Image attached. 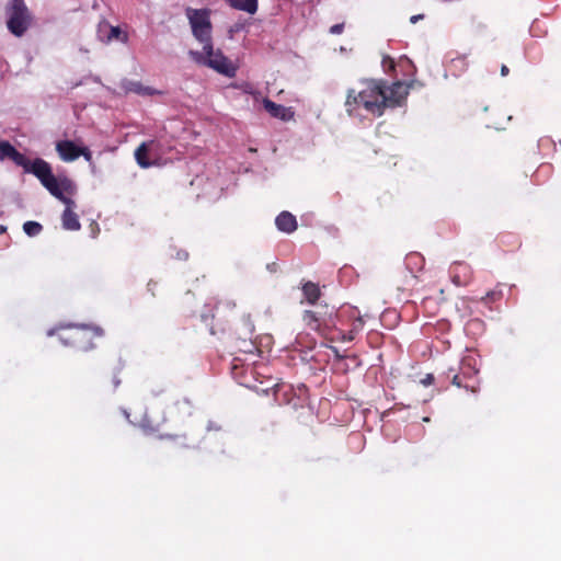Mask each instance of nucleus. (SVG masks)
<instances>
[{
    "mask_svg": "<svg viewBox=\"0 0 561 561\" xmlns=\"http://www.w3.org/2000/svg\"><path fill=\"white\" fill-rule=\"evenodd\" d=\"M408 261L411 262V261H422V256L420 254H410L408 256Z\"/></svg>",
    "mask_w": 561,
    "mask_h": 561,
    "instance_id": "nucleus-33",
    "label": "nucleus"
},
{
    "mask_svg": "<svg viewBox=\"0 0 561 561\" xmlns=\"http://www.w3.org/2000/svg\"><path fill=\"white\" fill-rule=\"evenodd\" d=\"M451 282L457 286H466L472 279V268L466 262H454L449 267Z\"/></svg>",
    "mask_w": 561,
    "mask_h": 561,
    "instance_id": "nucleus-12",
    "label": "nucleus"
},
{
    "mask_svg": "<svg viewBox=\"0 0 561 561\" xmlns=\"http://www.w3.org/2000/svg\"><path fill=\"white\" fill-rule=\"evenodd\" d=\"M8 28L18 37L22 36L32 23V14L24 0H11L8 8Z\"/></svg>",
    "mask_w": 561,
    "mask_h": 561,
    "instance_id": "nucleus-7",
    "label": "nucleus"
},
{
    "mask_svg": "<svg viewBox=\"0 0 561 561\" xmlns=\"http://www.w3.org/2000/svg\"><path fill=\"white\" fill-rule=\"evenodd\" d=\"M423 18H424V15H423V14L412 15V16L410 18V22H411L412 24H415L417 21L422 20Z\"/></svg>",
    "mask_w": 561,
    "mask_h": 561,
    "instance_id": "nucleus-32",
    "label": "nucleus"
},
{
    "mask_svg": "<svg viewBox=\"0 0 561 561\" xmlns=\"http://www.w3.org/2000/svg\"><path fill=\"white\" fill-rule=\"evenodd\" d=\"M277 229L285 233H291L297 229L296 217L289 211H282L275 219Z\"/></svg>",
    "mask_w": 561,
    "mask_h": 561,
    "instance_id": "nucleus-15",
    "label": "nucleus"
},
{
    "mask_svg": "<svg viewBox=\"0 0 561 561\" xmlns=\"http://www.w3.org/2000/svg\"><path fill=\"white\" fill-rule=\"evenodd\" d=\"M263 106L271 116L280 121L288 122L294 118V112L290 107L277 104L270 99L263 100Z\"/></svg>",
    "mask_w": 561,
    "mask_h": 561,
    "instance_id": "nucleus-13",
    "label": "nucleus"
},
{
    "mask_svg": "<svg viewBox=\"0 0 561 561\" xmlns=\"http://www.w3.org/2000/svg\"><path fill=\"white\" fill-rule=\"evenodd\" d=\"M344 31V23H337L330 27L329 32L333 35H340Z\"/></svg>",
    "mask_w": 561,
    "mask_h": 561,
    "instance_id": "nucleus-26",
    "label": "nucleus"
},
{
    "mask_svg": "<svg viewBox=\"0 0 561 561\" xmlns=\"http://www.w3.org/2000/svg\"><path fill=\"white\" fill-rule=\"evenodd\" d=\"M62 227L66 230H79L81 228L78 215L70 209H65L61 215Z\"/></svg>",
    "mask_w": 561,
    "mask_h": 561,
    "instance_id": "nucleus-19",
    "label": "nucleus"
},
{
    "mask_svg": "<svg viewBox=\"0 0 561 561\" xmlns=\"http://www.w3.org/2000/svg\"><path fill=\"white\" fill-rule=\"evenodd\" d=\"M301 290L307 302L310 305H316V302L319 300L321 296L319 285L311 280L305 282L302 284Z\"/></svg>",
    "mask_w": 561,
    "mask_h": 561,
    "instance_id": "nucleus-17",
    "label": "nucleus"
},
{
    "mask_svg": "<svg viewBox=\"0 0 561 561\" xmlns=\"http://www.w3.org/2000/svg\"><path fill=\"white\" fill-rule=\"evenodd\" d=\"M152 144L153 141L141 142L135 150V159L137 163L144 169L149 168L153 164L152 161H150L148 158V152Z\"/></svg>",
    "mask_w": 561,
    "mask_h": 561,
    "instance_id": "nucleus-18",
    "label": "nucleus"
},
{
    "mask_svg": "<svg viewBox=\"0 0 561 561\" xmlns=\"http://www.w3.org/2000/svg\"><path fill=\"white\" fill-rule=\"evenodd\" d=\"M145 420L148 422V426H150L152 430H158L159 426L164 422V419L161 422L151 421L149 420L148 414H146Z\"/></svg>",
    "mask_w": 561,
    "mask_h": 561,
    "instance_id": "nucleus-28",
    "label": "nucleus"
},
{
    "mask_svg": "<svg viewBox=\"0 0 561 561\" xmlns=\"http://www.w3.org/2000/svg\"><path fill=\"white\" fill-rule=\"evenodd\" d=\"M80 147L71 140H61L56 145V150L62 161L71 162L80 157Z\"/></svg>",
    "mask_w": 561,
    "mask_h": 561,
    "instance_id": "nucleus-14",
    "label": "nucleus"
},
{
    "mask_svg": "<svg viewBox=\"0 0 561 561\" xmlns=\"http://www.w3.org/2000/svg\"><path fill=\"white\" fill-rule=\"evenodd\" d=\"M386 108L401 105L409 94V87L401 81L393 82L391 85L385 81Z\"/></svg>",
    "mask_w": 561,
    "mask_h": 561,
    "instance_id": "nucleus-11",
    "label": "nucleus"
},
{
    "mask_svg": "<svg viewBox=\"0 0 561 561\" xmlns=\"http://www.w3.org/2000/svg\"><path fill=\"white\" fill-rule=\"evenodd\" d=\"M134 91H136L137 93H141V94H151L152 93L149 88H142L140 84H137V88Z\"/></svg>",
    "mask_w": 561,
    "mask_h": 561,
    "instance_id": "nucleus-29",
    "label": "nucleus"
},
{
    "mask_svg": "<svg viewBox=\"0 0 561 561\" xmlns=\"http://www.w3.org/2000/svg\"><path fill=\"white\" fill-rule=\"evenodd\" d=\"M107 27V25H105ZM110 33L107 35V41L112 39H118L121 42L127 41V34L122 32V30L118 26H108Z\"/></svg>",
    "mask_w": 561,
    "mask_h": 561,
    "instance_id": "nucleus-24",
    "label": "nucleus"
},
{
    "mask_svg": "<svg viewBox=\"0 0 561 561\" xmlns=\"http://www.w3.org/2000/svg\"><path fill=\"white\" fill-rule=\"evenodd\" d=\"M207 9H186V15L190 21L193 35L203 45L211 42V23Z\"/></svg>",
    "mask_w": 561,
    "mask_h": 561,
    "instance_id": "nucleus-8",
    "label": "nucleus"
},
{
    "mask_svg": "<svg viewBox=\"0 0 561 561\" xmlns=\"http://www.w3.org/2000/svg\"><path fill=\"white\" fill-rule=\"evenodd\" d=\"M344 313V318L341 324H344L345 320L351 321V329L348 331H344L341 328L335 329V333L330 337L331 341L339 342H352L355 340L356 335L364 329L365 322L363 317L359 314V311L356 308H348L346 310H342Z\"/></svg>",
    "mask_w": 561,
    "mask_h": 561,
    "instance_id": "nucleus-9",
    "label": "nucleus"
},
{
    "mask_svg": "<svg viewBox=\"0 0 561 561\" xmlns=\"http://www.w3.org/2000/svg\"><path fill=\"white\" fill-rule=\"evenodd\" d=\"M389 64H390V68L393 69L394 68V62L392 59H388Z\"/></svg>",
    "mask_w": 561,
    "mask_h": 561,
    "instance_id": "nucleus-37",
    "label": "nucleus"
},
{
    "mask_svg": "<svg viewBox=\"0 0 561 561\" xmlns=\"http://www.w3.org/2000/svg\"><path fill=\"white\" fill-rule=\"evenodd\" d=\"M207 430L208 431H221V426L219 424H217L216 422H208V425H207Z\"/></svg>",
    "mask_w": 561,
    "mask_h": 561,
    "instance_id": "nucleus-31",
    "label": "nucleus"
},
{
    "mask_svg": "<svg viewBox=\"0 0 561 561\" xmlns=\"http://www.w3.org/2000/svg\"><path fill=\"white\" fill-rule=\"evenodd\" d=\"M451 383L458 388H465L467 391L476 392L477 386L474 382H469V379L467 376L462 375V371L460 370V374H455L451 378Z\"/></svg>",
    "mask_w": 561,
    "mask_h": 561,
    "instance_id": "nucleus-22",
    "label": "nucleus"
},
{
    "mask_svg": "<svg viewBox=\"0 0 561 561\" xmlns=\"http://www.w3.org/2000/svg\"><path fill=\"white\" fill-rule=\"evenodd\" d=\"M508 72H510L508 67H507L506 65H502V67H501V75H502L503 77H505V76H507V75H508Z\"/></svg>",
    "mask_w": 561,
    "mask_h": 561,
    "instance_id": "nucleus-35",
    "label": "nucleus"
},
{
    "mask_svg": "<svg viewBox=\"0 0 561 561\" xmlns=\"http://www.w3.org/2000/svg\"><path fill=\"white\" fill-rule=\"evenodd\" d=\"M125 367V362L117 358L108 368H106L100 376V387L103 391L113 393L122 383V371Z\"/></svg>",
    "mask_w": 561,
    "mask_h": 561,
    "instance_id": "nucleus-10",
    "label": "nucleus"
},
{
    "mask_svg": "<svg viewBox=\"0 0 561 561\" xmlns=\"http://www.w3.org/2000/svg\"><path fill=\"white\" fill-rule=\"evenodd\" d=\"M460 370L462 371V375L467 376L469 381H471L479 371L476 368V359L472 356L465 357L461 360Z\"/></svg>",
    "mask_w": 561,
    "mask_h": 561,
    "instance_id": "nucleus-21",
    "label": "nucleus"
},
{
    "mask_svg": "<svg viewBox=\"0 0 561 561\" xmlns=\"http://www.w3.org/2000/svg\"><path fill=\"white\" fill-rule=\"evenodd\" d=\"M37 180L54 197L65 204V209L75 211L77 205L72 198L67 196V194L73 195L76 193V185L72 180L66 175L55 176L49 163L41 172Z\"/></svg>",
    "mask_w": 561,
    "mask_h": 561,
    "instance_id": "nucleus-3",
    "label": "nucleus"
},
{
    "mask_svg": "<svg viewBox=\"0 0 561 561\" xmlns=\"http://www.w3.org/2000/svg\"><path fill=\"white\" fill-rule=\"evenodd\" d=\"M7 231V227L5 226H0V234L5 232Z\"/></svg>",
    "mask_w": 561,
    "mask_h": 561,
    "instance_id": "nucleus-36",
    "label": "nucleus"
},
{
    "mask_svg": "<svg viewBox=\"0 0 561 561\" xmlns=\"http://www.w3.org/2000/svg\"><path fill=\"white\" fill-rule=\"evenodd\" d=\"M334 350V353H335V356L339 357V358H343V356H341L339 353H337V350L336 348H333Z\"/></svg>",
    "mask_w": 561,
    "mask_h": 561,
    "instance_id": "nucleus-38",
    "label": "nucleus"
},
{
    "mask_svg": "<svg viewBox=\"0 0 561 561\" xmlns=\"http://www.w3.org/2000/svg\"><path fill=\"white\" fill-rule=\"evenodd\" d=\"M469 62L465 55L451 58L446 66V71L453 77H459L468 69Z\"/></svg>",
    "mask_w": 561,
    "mask_h": 561,
    "instance_id": "nucleus-16",
    "label": "nucleus"
},
{
    "mask_svg": "<svg viewBox=\"0 0 561 561\" xmlns=\"http://www.w3.org/2000/svg\"><path fill=\"white\" fill-rule=\"evenodd\" d=\"M344 318L343 312H335L328 306H319L314 310H306L302 313V321L309 329L317 331L329 339L334 335L339 322Z\"/></svg>",
    "mask_w": 561,
    "mask_h": 561,
    "instance_id": "nucleus-2",
    "label": "nucleus"
},
{
    "mask_svg": "<svg viewBox=\"0 0 561 561\" xmlns=\"http://www.w3.org/2000/svg\"><path fill=\"white\" fill-rule=\"evenodd\" d=\"M191 55L198 64L205 65L221 75L229 78L236 76L237 68L219 49L214 50L211 42L203 46L202 53L191 51Z\"/></svg>",
    "mask_w": 561,
    "mask_h": 561,
    "instance_id": "nucleus-5",
    "label": "nucleus"
},
{
    "mask_svg": "<svg viewBox=\"0 0 561 561\" xmlns=\"http://www.w3.org/2000/svg\"><path fill=\"white\" fill-rule=\"evenodd\" d=\"M385 80L363 79L358 89H348L345 108L348 115L363 107L366 112L381 116L386 110Z\"/></svg>",
    "mask_w": 561,
    "mask_h": 561,
    "instance_id": "nucleus-1",
    "label": "nucleus"
},
{
    "mask_svg": "<svg viewBox=\"0 0 561 561\" xmlns=\"http://www.w3.org/2000/svg\"><path fill=\"white\" fill-rule=\"evenodd\" d=\"M176 256L180 260H186L188 257V253L186 251H180L178 252Z\"/></svg>",
    "mask_w": 561,
    "mask_h": 561,
    "instance_id": "nucleus-34",
    "label": "nucleus"
},
{
    "mask_svg": "<svg viewBox=\"0 0 561 561\" xmlns=\"http://www.w3.org/2000/svg\"><path fill=\"white\" fill-rule=\"evenodd\" d=\"M233 9L254 14L257 11V0H225Z\"/></svg>",
    "mask_w": 561,
    "mask_h": 561,
    "instance_id": "nucleus-20",
    "label": "nucleus"
},
{
    "mask_svg": "<svg viewBox=\"0 0 561 561\" xmlns=\"http://www.w3.org/2000/svg\"><path fill=\"white\" fill-rule=\"evenodd\" d=\"M434 382V376L432 374H427L424 379H422V383L424 386H430Z\"/></svg>",
    "mask_w": 561,
    "mask_h": 561,
    "instance_id": "nucleus-30",
    "label": "nucleus"
},
{
    "mask_svg": "<svg viewBox=\"0 0 561 561\" xmlns=\"http://www.w3.org/2000/svg\"><path fill=\"white\" fill-rule=\"evenodd\" d=\"M24 232L30 237H35L41 233L43 227L37 221H26L23 225Z\"/></svg>",
    "mask_w": 561,
    "mask_h": 561,
    "instance_id": "nucleus-23",
    "label": "nucleus"
},
{
    "mask_svg": "<svg viewBox=\"0 0 561 561\" xmlns=\"http://www.w3.org/2000/svg\"><path fill=\"white\" fill-rule=\"evenodd\" d=\"M5 158L12 160L18 167L23 168L25 173L33 174L36 179L41 172L48 165V162L42 158L31 161L23 153L18 151L8 140L0 139V161Z\"/></svg>",
    "mask_w": 561,
    "mask_h": 561,
    "instance_id": "nucleus-6",
    "label": "nucleus"
},
{
    "mask_svg": "<svg viewBox=\"0 0 561 561\" xmlns=\"http://www.w3.org/2000/svg\"><path fill=\"white\" fill-rule=\"evenodd\" d=\"M80 156H82L88 162L92 161V153L87 147H80L79 149Z\"/></svg>",
    "mask_w": 561,
    "mask_h": 561,
    "instance_id": "nucleus-27",
    "label": "nucleus"
},
{
    "mask_svg": "<svg viewBox=\"0 0 561 561\" xmlns=\"http://www.w3.org/2000/svg\"><path fill=\"white\" fill-rule=\"evenodd\" d=\"M502 290L500 289H493L486 293L484 297H482V300L485 304L495 302L499 301L502 298Z\"/></svg>",
    "mask_w": 561,
    "mask_h": 561,
    "instance_id": "nucleus-25",
    "label": "nucleus"
},
{
    "mask_svg": "<svg viewBox=\"0 0 561 561\" xmlns=\"http://www.w3.org/2000/svg\"><path fill=\"white\" fill-rule=\"evenodd\" d=\"M103 336V330L89 325H73L59 336L61 343L81 352L95 347L94 340Z\"/></svg>",
    "mask_w": 561,
    "mask_h": 561,
    "instance_id": "nucleus-4",
    "label": "nucleus"
}]
</instances>
